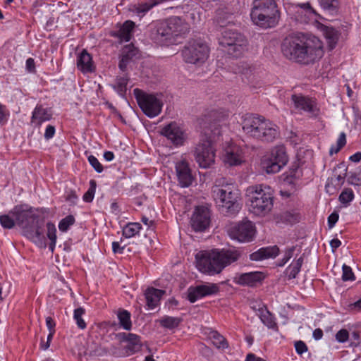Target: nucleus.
Here are the masks:
<instances>
[{
    "instance_id": "42",
    "label": "nucleus",
    "mask_w": 361,
    "mask_h": 361,
    "mask_svg": "<svg viewBox=\"0 0 361 361\" xmlns=\"http://www.w3.org/2000/svg\"><path fill=\"white\" fill-rule=\"evenodd\" d=\"M346 144V137L344 133H341L337 140L336 145H331L329 149V154L331 156L334 154L338 153L341 149Z\"/></svg>"
},
{
    "instance_id": "29",
    "label": "nucleus",
    "mask_w": 361,
    "mask_h": 361,
    "mask_svg": "<svg viewBox=\"0 0 361 361\" xmlns=\"http://www.w3.org/2000/svg\"><path fill=\"white\" fill-rule=\"evenodd\" d=\"M134 27L135 23L131 20H127L123 23L117 34L122 42H129L130 40Z\"/></svg>"
},
{
    "instance_id": "59",
    "label": "nucleus",
    "mask_w": 361,
    "mask_h": 361,
    "mask_svg": "<svg viewBox=\"0 0 361 361\" xmlns=\"http://www.w3.org/2000/svg\"><path fill=\"white\" fill-rule=\"evenodd\" d=\"M112 250L114 253H123L124 247H121L118 242H113Z\"/></svg>"
},
{
    "instance_id": "55",
    "label": "nucleus",
    "mask_w": 361,
    "mask_h": 361,
    "mask_svg": "<svg viewBox=\"0 0 361 361\" xmlns=\"http://www.w3.org/2000/svg\"><path fill=\"white\" fill-rule=\"evenodd\" d=\"M55 134V128L53 126L48 125L46 128L44 133V138L46 140H49L54 137Z\"/></svg>"
},
{
    "instance_id": "25",
    "label": "nucleus",
    "mask_w": 361,
    "mask_h": 361,
    "mask_svg": "<svg viewBox=\"0 0 361 361\" xmlns=\"http://www.w3.org/2000/svg\"><path fill=\"white\" fill-rule=\"evenodd\" d=\"M121 336L123 341L127 343L125 347L127 354L131 355L140 350L142 342L139 336L131 333H123Z\"/></svg>"
},
{
    "instance_id": "15",
    "label": "nucleus",
    "mask_w": 361,
    "mask_h": 361,
    "mask_svg": "<svg viewBox=\"0 0 361 361\" xmlns=\"http://www.w3.org/2000/svg\"><path fill=\"white\" fill-rule=\"evenodd\" d=\"M348 167L344 162L337 164L333 171L331 177L327 179L325 190L329 195L335 194L343 185L347 176Z\"/></svg>"
},
{
    "instance_id": "11",
    "label": "nucleus",
    "mask_w": 361,
    "mask_h": 361,
    "mask_svg": "<svg viewBox=\"0 0 361 361\" xmlns=\"http://www.w3.org/2000/svg\"><path fill=\"white\" fill-rule=\"evenodd\" d=\"M219 44L227 49V52L235 57L240 56L247 49L246 38L233 30H225L219 38Z\"/></svg>"
},
{
    "instance_id": "44",
    "label": "nucleus",
    "mask_w": 361,
    "mask_h": 361,
    "mask_svg": "<svg viewBox=\"0 0 361 361\" xmlns=\"http://www.w3.org/2000/svg\"><path fill=\"white\" fill-rule=\"evenodd\" d=\"M83 314H85V310L82 307L77 308L74 310L73 318L78 326L81 329L86 328V323L82 317Z\"/></svg>"
},
{
    "instance_id": "51",
    "label": "nucleus",
    "mask_w": 361,
    "mask_h": 361,
    "mask_svg": "<svg viewBox=\"0 0 361 361\" xmlns=\"http://www.w3.org/2000/svg\"><path fill=\"white\" fill-rule=\"evenodd\" d=\"M349 337L348 331L346 329H341L336 334V339L339 343H345Z\"/></svg>"
},
{
    "instance_id": "53",
    "label": "nucleus",
    "mask_w": 361,
    "mask_h": 361,
    "mask_svg": "<svg viewBox=\"0 0 361 361\" xmlns=\"http://www.w3.org/2000/svg\"><path fill=\"white\" fill-rule=\"evenodd\" d=\"M295 348L297 353H298L299 355H302V353L307 351V346L302 341H296L295 343Z\"/></svg>"
},
{
    "instance_id": "3",
    "label": "nucleus",
    "mask_w": 361,
    "mask_h": 361,
    "mask_svg": "<svg viewBox=\"0 0 361 361\" xmlns=\"http://www.w3.org/2000/svg\"><path fill=\"white\" fill-rule=\"evenodd\" d=\"M16 225L22 230L24 236L39 247H46V238L43 233V219H39L36 210L28 204H18L11 209Z\"/></svg>"
},
{
    "instance_id": "52",
    "label": "nucleus",
    "mask_w": 361,
    "mask_h": 361,
    "mask_svg": "<svg viewBox=\"0 0 361 361\" xmlns=\"http://www.w3.org/2000/svg\"><path fill=\"white\" fill-rule=\"evenodd\" d=\"M9 117V111L6 106L0 104V123H6Z\"/></svg>"
},
{
    "instance_id": "7",
    "label": "nucleus",
    "mask_w": 361,
    "mask_h": 361,
    "mask_svg": "<svg viewBox=\"0 0 361 361\" xmlns=\"http://www.w3.org/2000/svg\"><path fill=\"white\" fill-rule=\"evenodd\" d=\"M250 17L257 25L269 28L277 25L280 14L274 0H254Z\"/></svg>"
},
{
    "instance_id": "19",
    "label": "nucleus",
    "mask_w": 361,
    "mask_h": 361,
    "mask_svg": "<svg viewBox=\"0 0 361 361\" xmlns=\"http://www.w3.org/2000/svg\"><path fill=\"white\" fill-rule=\"evenodd\" d=\"M291 101L296 110L308 113L310 116L316 117L319 114V109L314 100L301 94H294Z\"/></svg>"
},
{
    "instance_id": "21",
    "label": "nucleus",
    "mask_w": 361,
    "mask_h": 361,
    "mask_svg": "<svg viewBox=\"0 0 361 361\" xmlns=\"http://www.w3.org/2000/svg\"><path fill=\"white\" fill-rule=\"evenodd\" d=\"M290 12L294 13V18L301 23H307L312 16H316V11L312 8L309 2L293 4L289 8Z\"/></svg>"
},
{
    "instance_id": "58",
    "label": "nucleus",
    "mask_w": 361,
    "mask_h": 361,
    "mask_svg": "<svg viewBox=\"0 0 361 361\" xmlns=\"http://www.w3.org/2000/svg\"><path fill=\"white\" fill-rule=\"evenodd\" d=\"M46 325L49 331H55L56 323L51 317L46 318Z\"/></svg>"
},
{
    "instance_id": "56",
    "label": "nucleus",
    "mask_w": 361,
    "mask_h": 361,
    "mask_svg": "<svg viewBox=\"0 0 361 361\" xmlns=\"http://www.w3.org/2000/svg\"><path fill=\"white\" fill-rule=\"evenodd\" d=\"M127 56H123L121 55V60L118 63V67L121 71L124 72L126 70L127 66L130 60L126 58Z\"/></svg>"
},
{
    "instance_id": "54",
    "label": "nucleus",
    "mask_w": 361,
    "mask_h": 361,
    "mask_svg": "<svg viewBox=\"0 0 361 361\" xmlns=\"http://www.w3.org/2000/svg\"><path fill=\"white\" fill-rule=\"evenodd\" d=\"M339 218L338 214L336 212L331 213L328 217V226L329 228H332L336 223L338 221Z\"/></svg>"
},
{
    "instance_id": "35",
    "label": "nucleus",
    "mask_w": 361,
    "mask_h": 361,
    "mask_svg": "<svg viewBox=\"0 0 361 361\" xmlns=\"http://www.w3.org/2000/svg\"><path fill=\"white\" fill-rule=\"evenodd\" d=\"M321 7L330 14H335L338 12V0H317Z\"/></svg>"
},
{
    "instance_id": "22",
    "label": "nucleus",
    "mask_w": 361,
    "mask_h": 361,
    "mask_svg": "<svg viewBox=\"0 0 361 361\" xmlns=\"http://www.w3.org/2000/svg\"><path fill=\"white\" fill-rule=\"evenodd\" d=\"M176 171L179 185L182 188H187L192 184L193 176L185 160L179 161L176 164Z\"/></svg>"
},
{
    "instance_id": "10",
    "label": "nucleus",
    "mask_w": 361,
    "mask_h": 361,
    "mask_svg": "<svg viewBox=\"0 0 361 361\" xmlns=\"http://www.w3.org/2000/svg\"><path fill=\"white\" fill-rule=\"evenodd\" d=\"M208 45L201 39H192L185 46L182 54L186 63L201 65L209 56Z\"/></svg>"
},
{
    "instance_id": "45",
    "label": "nucleus",
    "mask_w": 361,
    "mask_h": 361,
    "mask_svg": "<svg viewBox=\"0 0 361 361\" xmlns=\"http://www.w3.org/2000/svg\"><path fill=\"white\" fill-rule=\"evenodd\" d=\"M74 223L75 218L73 216L68 215L60 221L59 224V228L61 231L66 232Z\"/></svg>"
},
{
    "instance_id": "34",
    "label": "nucleus",
    "mask_w": 361,
    "mask_h": 361,
    "mask_svg": "<svg viewBox=\"0 0 361 361\" xmlns=\"http://www.w3.org/2000/svg\"><path fill=\"white\" fill-rule=\"evenodd\" d=\"M128 81V78L126 75L118 76L116 78L115 83L111 86L119 95L123 97L127 90Z\"/></svg>"
},
{
    "instance_id": "39",
    "label": "nucleus",
    "mask_w": 361,
    "mask_h": 361,
    "mask_svg": "<svg viewBox=\"0 0 361 361\" xmlns=\"http://www.w3.org/2000/svg\"><path fill=\"white\" fill-rule=\"evenodd\" d=\"M260 319L269 329H275L277 326L274 317L267 310H262Z\"/></svg>"
},
{
    "instance_id": "61",
    "label": "nucleus",
    "mask_w": 361,
    "mask_h": 361,
    "mask_svg": "<svg viewBox=\"0 0 361 361\" xmlns=\"http://www.w3.org/2000/svg\"><path fill=\"white\" fill-rule=\"evenodd\" d=\"M245 361H267L264 359L257 357L253 353H248Z\"/></svg>"
},
{
    "instance_id": "49",
    "label": "nucleus",
    "mask_w": 361,
    "mask_h": 361,
    "mask_svg": "<svg viewBox=\"0 0 361 361\" xmlns=\"http://www.w3.org/2000/svg\"><path fill=\"white\" fill-rule=\"evenodd\" d=\"M88 161L90 164L92 166V168L97 172V173H102L104 170L103 166L99 162V161L97 159V157H95L93 155H90L88 157Z\"/></svg>"
},
{
    "instance_id": "13",
    "label": "nucleus",
    "mask_w": 361,
    "mask_h": 361,
    "mask_svg": "<svg viewBox=\"0 0 361 361\" xmlns=\"http://www.w3.org/2000/svg\"><path fill=\"white\" fill-rule=\"evenodd\" d=\"M229 237L240 243H249L254 240L255 227L250 221H243L231 224L227 227Z\"/></svg>"
},
{
    "instance_id": "33",
    "label": "nucleus",
    "mask_w": 361,
    "mask_h": 361,
    "mask_svg": "<svg viewBox=\"0 0 361 361\" xmlns=\"http://www.w3.org/2000/svg\"><path fill=\"white\" fill-rule=\"evenodd\" d=\"M142 226L139 223H128L123 228V235L130 238L139 234Z\"/></svg>"
},
{
    "instance_id": "40",
    "label": "nucleus",
    "mask_w": 361,
    "mask_h": 361,
    "mask_svg": "<svg viewBox=\"0 0 361 361\" xmlns=\"http://www.w3.org/2000/svg\"><path fill=\"white\" fill-rule=\"evenodd\" d=\"M348 184L354 186L361 185V166H359L353 171L348 173Z\"/></svg>"
},
{
    "instance_id": "24",
    "label": "nucleus",
    "mask_w": 361,
    "mask_h": 361,
    "mask_svg": "<svg viewBox=\"0 0 361 361\" xmlns=\"http://www.w3.org/2000/svg\"><path fill=\"white\" fill-rule=\"evenodd\" d=\"M279 253L276 245L264 247L250 255L252 261H261L269 258H275Z\"/></svg>"
},
{
    "instance_id": "23",
    "label": "nucleus",
    "mask_w": 361,
    "mask_h": 361,
    "mask_svg": "<svg viewBox=\"0 0 361 361\" xmlns=\"http://www.w3.org/2000/svg\"><path fill=\"white\" fill-rule=\"evenodd\" d=\"M263 279V273L253 271L237 274L234 278V281L241 286H254L262 281Z\"/></svg>"
},
{
    "instance_id": "48",
    "label": "nucleus",
    "mask_w": 361,
    "mask_h": 361,
    "mask_svg": "<svg viewBox=\"0 0 361 361\" xmlns=\"http://www.w3.org/2000/svg\"><path fill=\"white\" fill-rule=\"evenodd\" d=\"M137 54V50L133 45H127L123 47L122 50V54L123 56H127L126 58L130 60L133 56H135Z\"/></svg>"
},
{
    "instance_id": "38",
    "label": "nucleus",
    "mask_w": 361,
    "mask_h": 361,
    "mask_svg": "<svg viewBox=\"0 0 361 361\" xmlns=\"http://www.w3.org/2000/svg\"><path fill=\"white\" fill-rule=\"evenodd\" d=\"M0 224L5 229H11L16 224L15 217L11 214V209L6 214L0 216Z\"/></svg>"
},
{
    "instance_id": "50",
    "label": "nucleus",
    "mask_w": 361,
    "mask_h": 361,
    "mask_svg": "<svg viewBox=\"0 0 361 361\" xmlns=\"http://www.w3.org/2000/svg\"><path fill=\"white\" fill-rule=\"evenodd\" d=\"M295 250V246H292L291 247L287 249L285 251L284 255L281 259V262L279 264V266L285 265L293 256L294 251Z\"/></svg>"
},
{
    "instance_id": "30",
    "label": "nucleus",
    "mask_w": 361,
    "mask_h": 361,
    "mask_svg": "<svg viewBox=\"0 0 361 361\" xmlns=\"http://www.w3.org/2000/svg\"><path fill=\"white\" fill-rule=\"evenodd\" d=\"M117 317L121 327L127 331L131 329V314L128 310H118L117 312Z\"/></svg>"
},
{
    "instance_id": "12",
    "label": "nucleus",
    "mask_w": 361,
    "mask_h": 361,
    "mask_svg": "<svg viewBox=\"0 0 361 361\" xmlns=\"http://www.w3.org/2000/svg\"><path fill=\"white\" fill-rule=\"evenodd\" d=\"M134 94L140 108L147 116L154 118L161 113L163 102L157 96L139 89L134 90Z\"/></svg>"
},
{
    "instance_id": "57",
    "label": "nucleus",
    "mask_w": 361,
    "mask_h": 361,
    "mask_svg": "<svg viewBox=\"0 0 361 361\" xmlns=\"http://www.w3.org/2000/svg\"><path fill=\"white\" fill-rule=\"evenodd\" d=\"M26 69L30 73L35 71V60L32 58H28L26 60Z\"/></svg>"
},
{
    "instance_id": "6",
    "label": "nucleus",
    "mask_w": 361,
    "mask_h": 361,
    "mask_svg": "<svg viewBox=\"0 0 361 361\" xmlns=\"http://www.w3.org/2000/svg\"><path fill=\"white\" fill-rule=\"evenodd\" d=\"M188 31L189 25L187 23L180 17L172 16L157 23L153 39L161 45L178 44L179 39Z\"/></svg>"
},
{
    "instance_id": "47",
    "label": "nucleus",
    "mask_w": 361,
    "mask_h": 361,
    "mask_svg": "<svg viewBox=\"0 0 361 361\" xmlns=\"http://www.w3.org/2000/svg\"><path fill=\"white\" fill-rule=\"evenodd\" d=\"M342 269H343V274H342L343 281H355V280L354 273L353 272V270L350 267L343 264Z\"/></svg>"
},
{
    "instance_id": "37",
    "label": "nucleus",
    "mask_w": 361,
    "mask_h": 361,
    "mask_svg": "<svg viewBox=\"0 0 361 361\" xmlns=\"http://www.w3.org/2000/svg\"><path fill=\"white\" fill-rule=\"evenodd\" d=\"M210 339L217 348L226 349L228 346L226 339L216 331L210 333Z\"/></svg>"
},
{
    "instance_id": "62",
    "label": "nucleus",
    "mask_w": 361,
    "mask_h": 361,
    "mask_svg": "<svg viewBox=\"0 0 361 361\" xmlns=\"http://www.w3.org/2000/svg\"><path fill=\"white\" fill-rule=\"evenodd\" d=\"M313 338L315 339V340H319L322 338L323 336V331L321 329H316L314 331H313Z\"/></svg>"
},
{
    "instance_id": "28",
    "label": "nucleus",
    "mask_w": 361,
    "mask_h": 361,
    "mask_svg": "<svg viewBox=\"0 0 361 361\" xmlns=\"http://www.w3.org/2000/svg\"><path fill=\"white\" fill-rule=\"evenodd\" d=\"M52 117V113L49 109L44 108L42 105L37 106L32 111L31 121L32 123L39 126L43 122L49 121Z\"/></svg>"
},
{
    "instance_id": "20",
    "label": "nucleus",
    "mask_w": 361,
    "mask_h": 361,
    "mask_svg": "<svg viewBox=\"0 0 361 361\" xmlns=\"http://www.w3.org/2000/svg\"><path fill=\"white\" fill-rule=\"evenodd\" d=\"M224 161L229 166H238L245 162V149L234 144L228 145L224 152Z\"/></svg>"
},
{
    "instance_id": "27",
    "label": "nucleus",
    "mask_w": 361,
    "mask_h": 361,
    "mask_svg": "<svg viewBox=\"0 0 361 361\" xmlns=\"http://www.w3.org/2000/svg\"><path fill=\"white\" fill-rule=\"evenodd\" d=\"M165 293L164 290L155 288H149L145 291V298L148 309L153 310L159 305L162 295Z\"/></svg>"
},
{
    "instance_id": "9",
    "label": "nucleus",
    "mask_w": 361,
    "mask_h": 361,
    "mask_svg": "<svg viewBox=\"0 0 361 361\" xmlns=\"http://www.w3.org/2000/svg\"><path fill=\"white\" fill-rule=\"evenodd\" d=\"M212 195L219 211L224 215H235L240 210V207L238 202L239 192L233 185H216L212 189Z\"/></svg>"
},
{
    "instance_id": "36",
    "label": "nucleus",
    "mask_w": 361,
    "mask_h": 361,
    "mask_svg": "<svg viewBox=\"0 0 361 361\" xmlns=\"http://www.w3.org/2000/svg\"><path fill=\"white\" fill-rule=\"evenodd\" d=\"M47 236L50 240L49 248L51 252L54 251L56 243V228L55 225L51 222L47 224Z\"/></svg>"
},
{
    "instance_id": "16",
    "label": "nucleus",
    "mask_w": 361,
    "mask_h": 361,
    "mask_svg": "<svg viewBox=\"0 0 361 361\" xmlns=\"http://www.w3.org/2000/svg\"><path fill=\"white\" fill-rule=\"evenodd\" d=\"M161 134L176 147L181 146L187 138L183 128L176 122H171L161 128Z\"/></svg>"
},
{
    "instance_id": "14",
    "label": "nucleus",
    "mask_w": 361,
    "mask_h": 361,
    "mask_svg": "<svg viewBox=\"0 0 361 361\" xmlns=\"http://www.w3.org/2000/svg\"><path fill=\"white\" fill-rule=\"evenodd\" d=\"M288 162V156L283 145L274 147L269 157L264 161L263 167L267 173H278Z\"/></svg>"
},
{
    "instance_id": "46",
    "label": "nucleus",
    "mask_w": 361,
    "mask_h": 361,
    "mask_svg": "<svg viewBox=\"0 0 361 361\" xmlns=\"http://www.w3.org/2000/svg\"><path fill=\"white\" fill-rule=\"evenodd\" d=\"M90 187L87 191L84 194L82 199L86 202H90L93 200L95 190H96V182L94 180L90 181Z\"/></svg>"
},
{
    "instance_id": "64",
    "label": "nucleus",
    "mask_w": 361,
    "mask_h": 361,
    "mask_svg": "<svg viewBox=\"0 0 361 361\" xmlns=\"http://www.w3.org/2000/svg\"><path fill=\"white\" fill-rule=\"evenodd\" d=\"M104 159L107 161H111L114 159V154L111 151H106L103 155Z\"/></svg>"
},
{
    "instance_id": "63",
    "label": "nucleus",
    "mask_w": 361,
    "mask_h": 361,
    "mask_svg": "<svg viewBox=\"0 0 361 361\" xmlns=\"http://www.w3.org/2000/svg\"><path fill=\"white\" fill-rule=\"evenodd\" d=\"M349 159L353 162H359L361 160V152L355 153L350 157Z\"/></svg>"
},
{
    "instance_id": "26",
    "label": "nucleus",
    "mask_w": 361,
    "mask_h": 361,
    "mask_svg": "<svg viewBox=\"0 0 361 361\" xmlns=\"http://www.w3.org/2000/svg\"><path fill=\"white\" fill-rule=\"evenodd\" d=\"M77 68L83 73H91L94 70L91 55L83 50L78 55L77 59Z\"/></svg>"
},
{
    "instance_id": "32",
    "label": "nucleus",
    "mask_w": 361,
    "mask_h": 361,
    "mask_svg": "<svg viewBox=\"0 0 361 361\" xmlns=\"http://www.w3.org/2000/svg\"><path fill=\"white\" fill-rule=\"evenodd\" d=\"M181 322L182 319L180 318L170 316H164L159 320L162 327L169 329H173L178 327Z\"/></svg>"
},
{
    "instance_id": "8",
    "label": "nucleus",
    "mask_w": 361,
    "mask_h": 361,
    "mask_svg": "<svg viewBox=\"0 0 361 361\" xmlns=\"http://www.w3.org/2000/svg\"><path fill=\"white\" fill-rule=\"evenodd\" d=\"M249 210L257 216H264L273 207V194L271 188L265 185H257L247 189Z\"/></svg>"
},
{
    "instance_id": "4",
    "label": "nucleus",
    "mask_w": 361,
    "mask_h": 361,
    "mask_svg": "<svg viewBox=\"0 0 361 361\" xmlns=\"http://www.w3.org/2000/svg\"><path fill=\"white\" fill-rule=\"evenodd\" d=\"M240 257V251L235 248L201 251L195 255L196 267L202 273L214 275L236 262Z\"/></svg>"
},
{
    "instance_id": "2",
    "label": "nucleus",
    "mask_w": 361,
    "mask_h": 361,
    "mask_svg": "<svg viewBox=\"0 0 361 361\" xmlns=\"http://www.w3.org/2000/svg\"><path fill=\"white\" fill-rule=\"evenodd\" d=\"M281 51L288 59L303 64L313 63L323 55L322 42L314 36L289 35L282 42Z\"/></svg>"
},
{
    "instance_id": "31",
    "label": "nucleus",
    "mask_w": 361,
    "mask_h": 361,
    "mask_svg": "<svg viewBox=\"0 0 361 361\" xmlns=\"http://www.w3.org/2000/svg\"><path fill=\"white\" fill-rule=\"evenodd\" d=\"M324 36L329 48L333 49L339 39L338 32L333 27H326L324 30Z\"/></svg>"
},
{
    "instance_id": "18",
    "label": "nucleus",
    "mask_w": 361,
    "mask_h": 361,
    "mask_svg": "<svg viewBox=\"0 0 361 361\" xmlns=\"http://www.w3.org/2000/svg\"><path fill=\"white\" fill-rule=\"evenodd\" d=\"M219 290L217 284L205 283L195 287H190L188 290V299L190 302H195L204 297L215 295Z\"/></svg>"
},
{
    "instance_id": "1",
    "label": "nucleus",
    "mask_w": 361,
    "mask_h": 361,
    "mask_svg": "<svg viewBox=\"0 0 361 361\" xmlns=\"http://www.w3.org/2000/svg\"><path fill=\"white\" fill-rule=\"evenodd\" d=\"M225 116L223 113L213 111L205 115L200 123L202 138L195 147L194 157L201 168H209L214 164L216 155L212 142L221 135L219 123Z\"/></svg>"
},
{
    "instance_id": "43",
    "label": "nucleus",
    "mask_w": 361,
    "mask_h": 361,
    "mask_svg": "<svg viewBox=\"0 0 361 361\" xmlns=\"http://www.w3.org/2000/svg\"><path fill=\"white\" fill-rule=\"evenodd\" d=\"M303 262V258L300 257L298 258L294 263L291 264L289 267V277L291 279H295L298 274L300 271V268L302 267Z\"/></svg>"
},
{
    "instance_id": "41",
    "label": "nucleus",
    "mask_w": 361,
    "mask_h": 361,
    "mask_svg": "<svg viewBox=\"0 0 361 361\" xmlns=\"http://www.w3.org/2000/svg\"><path fill=\"white\" fill-rule=\"evenodd\" d=\"M355 194L351 188H345L338 197L340 202L345 207L348 206L350 203L354 200Z\"/></svg>"
},
{
    "instance_id": "17",
    "label": "nucleus",
    "mask_w": 361,
    "mask_h": 361,
    "mask_svg": "<svg viewBox=\"0 0 361 361\" xmlns=\"http://www.w3.org/2000/svg\"><path fill=\"white\" fill-rule=\"evenodd\" d=\"M211 214L207 207L204 206L197 207L191 217L190 224L195 231H204L210 224Z\"/></svg>"
},
{
    "instance_id": "60",
    "label": "nucleus",
    "mask_w": 361,
    "mask_h": 361,
    "mask_svg": "<svg viewBox=\"0 0 361 361\" xmlns=\"http://www.w3.org/2000/svg\"><path fill=\"white\" fill-rule=\"evenodd\" d=\"M299 173H300L299 170L296 169L294 172H291V174L290 175V176H288L285 181L287 182V183H293V178H298L299 176H300Z\"/></svg>"
},
{
    "instance_id": "5",
    "label": "nucleus",
    "mask_w": 361,
    "mask_h": 361,
    "mask_svg": "<svg viewBox=\"0 0 361 361\" xmlns=\"http://www.w3.org/2000/svg\"><path fill=\"white\" fill-rule=\"evenodd\" d=\"M242 128L250 137L264 142H271L280 136L279 128L262 116L246 114L243 117Z\"/></svg>"
}]
</instances>
